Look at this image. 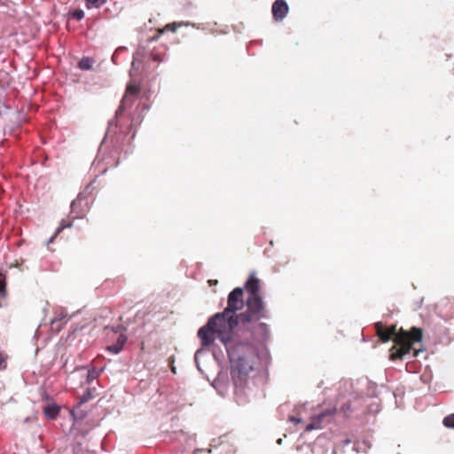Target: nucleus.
Here are the masks:
<instances>
[{
	"mask_svg": "<svg viewBox=\"0 0 454 454\" xmlns=\"http://www.w3.org/2000/svg\"><path fill=\"white\" fill-rule=\"evenodd\" d=\"M239 323L238 317L223 311L216 313L199 329L198 337L204 348L213 345L216 338L225 346L232 363L231 378L234 386L242 389L258 361V352L252 340H246L241 336L242 325L237 334L234 333V329Z\"/></svg>",
	"mask_w": 454,
	"mask_h": 454,
	"instance_id": "f257e3e1",
	"label": "nucleus"
},
{
	"mask_svg": "<svg viewBox=\"0 0 454 454\" xmlns=\"http://www.w3.org/2000/svg\"><path fill=\"white\" fill-rule=\"evenodd\" d=\"M247 293L246 309L239 313V319L242 325L241 336L246 340H252L256 346L257 342L265 341L270 334L267 324L260 322L268 318V309L261 294V281L251 274L245 283Z\"/></svg>",
	"mask_w": 454,
	"mask_h": 454,
	"instance_id": "f03ea898",
	"label": "nucleus"
},
{
	"mask_svg": "<svg viewBox=\"0 0 454 454\" xmlns=\"http://www.w3.org/2000/svg\"><path fill=\"white\" fill-rule=\"evenodd\" d=\"M376 334L382 342L393 340L395 345L390 348V360H403L412 350L416 342H420L423 338V331L419 327H411L410 331L401 328L396 330V325L387 327L381 322L375 324Z\"/></svg>",
	"mask_w": 454,
	"mask_h": 454,
	"instance_id": "7ed1b4c3",
	"label": "nucleus"
},
{
	"mask_svg": "<svg viewBox=\"0 0 454 454\" xmlns=\"http://www.w3.org/2000/svg\"><path fill=\"white\" fill-rule=\"evenodd\" d=\"M134 66L135 62H132V69L130 70V76L132 77L131 81L127 84L125 94L122 98V100L121 102V105L119 108L116 111V116L121 114L123 111H125L128 108H130L135 100L138 98L140 92H141V85L140 82H137L135 79H133L134 76Z\"/></svg>",
	"mask_w": 454,
	"mask_h": 454,
	"instance_id": "20e7f679",
	"label": "nucleus"
},
{
	"mask_svg": "<svg viewBox=\"0 0 454 454\" xmlns=\"http://www.w3.org/2000/svg\"><path fill=\"white\" fill-rule=\"evenodd\" d=\"M244 290L241 287L234 288L228 295L227 307L223 309L225 314L239 317L237 312L245 307Z\"/></svg>",
	"mask_w": 454,
	"mask_h": 454,
	"instance_id": "39448f33",
	"label": "nucleus"
},
{
	"mask_svg": "<svg viewBox=\"0 0 454 454\" xmlns=\"http://www.w3.org/2000/svg\"><path fill=\"white\" fill-rule=\"evenodd\" d=\"M289 7L284 0H276L271 8L273 19L277 21L282 20L288 13Z\"/></svg>",
	"mask_w": 454,
	"mask_h": 454,
	"instance_id": "423d86ee",
	"label": "nucleus"
},
{
	"mask_svg": "<svg viewBox=\"0 0 454 454\" xmlns=\"http://www.w3.org/2000/svg\"><path fill=\"white\" fill-rule=\"evenodd\" d=\"M335 412V409H327L318 414L313 420L306 426L305 431L309 432L314 429H319L326 417H332Z\"/></svg>",
	"mask_w": 454,
	"mask_h": 454,
	"instance_id": "0eeeda50",
	"label": "nucleus"
},
{
	"mask_svg": "<svg viewBox=\"0 0 454 454\" xmlns=\"http://www.w3.org/2000/svg\"><path fill=\"white\" fill-rule=\"evenodd\" d=\"M83 202L84 198L81 194L72 202L71 211L73 214H75V218H82L84 215L85 210L82 208Z\"/></svg>",
	"mask_w": 454,
	"mask_h": 454,
	"instance_id": "6e6552de",
	"label": "nucleus"
},
{
	"mask_svg": "<svg viewBox=\"0 0 454 454\" xmlns=\"http://www.w3.org/2000/svg\"><path fill=\"white\" fill-rule=\"evenodd\" d=\"M67 314H63V317H54L51 320V330L59 333L68 321Z\"/></svg>",
	"mask_w": 454,
	"mask_h": 454,
	"instance_id": "1a4fd4ad",
	"label": "nucleus"
},
{
	"mask_svg": "<svg viewBox=\"0 0 454 454\" xmlns=\"http://www.w3.org/2000/svg\"><path fill=\"white\" fill-rule=\"evenodd\" d=\"M126 341H127L126 335L120 334L116 340V342L112 345H109L107 347V350L113 354H118L122 350Z\"/></svg>",
	"mask_w": 454,
	"mask_h": 454,
	"instance_id": "9d476101",
	"label": "nucleus"
},
{
	"mask_svg": "<svg viewBox=\"0 0 454 454\" xmlns=\"http://www.w3.org/2000/svg\"><path fill=\"white\" fill-rule=\"evenodd\" d=\"M167 47L165 45H160L158 47L153 48L151 52L152 59L155 62H161L166 55Z\"/></svg>",
	"mask_w": 454,
	"mask_h": 454,
	"instance_id": "9b49d317",
	"label": "nucleus"
},
{
	"mask_svg": "<svg viewBox=\"0 0 454 454\" xmlns=\"http://www.w3.org/2000/svg\"><path fill=\"white\" fill-rule=\"evenodd\" d=\"M97 396L96 388H87L82 395L78 398V405H82Z\"/></svg>",
	"mask_w": 454,
	"mask_h": 454,
	"instance_id": "f8f14e48",
	"label": "nucleus"
},
{
	"mask_svg": "<svg viewBox=\"0 0 454 454\" xmlns=\"http://www.w3.org/2000/svg\"><path fill=\"white\" fill-rule=\"evenodd\" d=\"M59 407L56 404L48 405L44 409V414L45 416L50 419H55L59 413Z\"/></svg>",
	"mask_w": 454,
	"mask_h": 454,
	"instance_id": "ddd939ff",
	"label": "nucleus"
},
{
	"mask_svg": "<svg viewBox=\"0 0 454 454\" xmlns=\"http://www.w3.org/2000/svg\"><path fill=\"white\" fill-rule=\"evenodd\" d=\"M181 23L173 22L167 24L164 27L159 28V34H164L165 32H172L175 33L178 27H181Z\"/></svg>",
	"mask_w": 454,
	"mask_h": 454,
	"instance_id": "4468645a",
	"label": "nucleus"
},
{
	"mask_svg": "<svg viewBox=\"0 0 454 454\" xmlns=\"http://www.w3.org/2000/svg\"><path fill=\"white\" fill-rule=\"evenodd\" d=\"M84 1H85V4H86V7L88 9L100 8L106 2V0H84Z\"/></svg>",
	"mask_w": 454,
	"mask_h": 454,
	"instance_id": "2eb2a0df",
	"label": "nucleus"
},
{
	"mask_svg": "<svg viewBox=\"0 0 454 454\" xmlns=\"http://www.w3.org/2000/svg\"><path fill=\"white\" fill-rule=\"evenodd\" d=\"M78 67L82 70H90L92 67V60L89 58H83L79 61Z\"/></svg>",
	"mask_w": 454,
	"mask_h": 454,
	"instance_id": "dca6fc26",
	"label": "nucleus"
},
{
	"mask_svg": "<svg viewBox=\"0 0 454 454\" xmlns=\"http://www.w3.org/2000/svg\"><path fill=\"white\" fill-rule=\"evenodd\" d=\"M5 274L0 271V296L4 297L6 295V279Z\"/></svg>",
	"mask_w": 454,
	"mask_h": 454,
	"instance_id": "f3484780",
	"label": "nucleus"
},
{
	"mask_svg": "<svg viewBox=\"0 0 454 454\" xmlns=\"http://www.w3.org/2000/svg\"><path fill=\"white\" fill-rule=\"evenodd\" d=\"M99 376V372L93 368L92 370L88 371L86 381L87 383H90L92 380L97 379Z\"/></svg>",
	"mask_w": 454,
	"mask_h": 454,
	"instance_id": "a211bd4d",
	"label": "nucleus"
},
{
	"mask_svg": "<svg viewBox=\"0 0 454 454\" xmlns=\"http://www.w3.org/2000/svg\"><path fill=\"white\" fill-rule=\"evenodd\" d=\"M443 425L446 427L454 428V413L444 418Z\"/></svg>",
	"mask_w": 454,
	"mask_h": 454,
	"instance_id": "6ab92c4d",
	"label": "nucleus"
},
{
	"mask_svg": "<svg viewBox=\"0 0 454 454\" xmlns=\"http://www.w3.org/2000/svg\"><path fill=\"white\" fill-rule=\"evenodd\" d=\"M71 16L77 20H81L84 18V12L82 10H74Z\"/></svg>",
	"mask_w": 454,
	"mask_h": 454,
	"instance_id": "aec40b11",
	"label": "nucleus"
},
{
	"mask_svg": "<svg viewBox=\"0 0 454 454\" xmlns=\"http://www.w3.org/2000/svg\"><path fill=\"white\" fill-rule=\"evenodd\" d=\"M7 356L4 355L3 353H0V371L4 370L7 366Z\"/></svg>",
	"mask_w": 454,
	"mask_h": 454,
	"instance_id": "412c9836",
	"label": "nucleus"
},
{
	"mask_svg": "<svg viewBox=\"0 0 454 454\" xmlns=\"http://www.w3.org/2000/svg\"><path fill=\"white\" fill-rule=\"evenodd\" d=\"M161 35H162V34H159V29H157V31H156V35H153V37L149 38V39H148V41H149V42L158 41Z\"/></svg>",
	"mask_w": 454,
	"mask_h": 454,
	"instance_id": "4be33fe9",
	"label": "nucleus"
},
{
	"mask_svg": "<svg viewBox=\"0 0 454 454\" xmlns=\"http://www.w3.org/2000/svg\"><path fill=\"white\" fill-rule=\"evenodd\" d=\"M67 227H71V223H66L65 221H62L60 226L58 229V232Z\"/></svg>",
	"mask_w": 454,
	"mask_h": 454,
	"instance_id": "5701e85b",
	"label": "nucleus"
},
{
	"mask_svg": "<svg viewBox=\"0 0 454 454\" xmlns=\"http://www.w3.org/2000/svg\"><path fill=\"white\" fill-rule=\"evenodd\" d=\"M289 420L295 423V424H298L300 422H301V419L300 418H296V417H294V416H290L289 417Z\"/></svg>",
	"mask_w": 454,
	"mask_h": 454,
	"instance_id": "b1692460",
	"label": "nucleus"
},
{
	"mask_svg": "<svg viewBox=\"0 0 454 454\" xmlns=\"http://www.w3.org/2000/svg\"><path fill=\"white\" fill-rule=\"evenodd\" d=\"M63 314H67L64 310H60L55 317H63Z\"/></svg>",
	"mask_w": 454,
	"mask_h": 454,
	"instance_id": "393cba45",
	"label": "nucleus"
},
{
	"mask_svg": "<svg viewBox=\"0 0 454 454\" xmlns=\"http://www.w3.org/2000/svg\"><path fill=\"white\" fill-rule=\"evenodd\" d=\"M208 284H209L210 286H212V285H216V284H217V280H212V279H210V280H208Z\"/></svg>",
	"mask_w": 454,
	"mask_h": 454,
	"instance_id": "a878e982",
	"label": "nucleus"
},
{
	"mask_svg": "<svg viewBox=\"0 0 454 454\" xmlns=\"http://www.w3.org/2000/svg\"><path fill=\"white\" fill-rule=\"evenodd\" d=\"M343 442H344L345 445H348V444H349L351 442V441L347 439V440L343 441Z\"/></svg>",
	"mask_w": 454,
	"mask_h": 454,
	"instance_id": "bb28decb",
	"label": "nucleus"
},
{
	"mask_svg": "<svg viewBox=\"0 0 454 454\" xmlns=\"http://www.w3.org/2000/svg\"><path fill=\"white\" fill-rule=\"evenodd\" d=\"M419 354V350L417 349H414V353H413V356H417Z\"/></svg>",
	"mask_w": 454,
	"mask_h": 454,
	"instance_id": "cd10ccee",
	"label": "nucleus"
},
{
	"mask_svg": "<svg viewBox=\"0 0 454 454\" xmlns=\"http://www.w3.org/2000/svg\"><path fill=\"white\" fill-rule=\"evenodd\" d=\"M172 372H176V368L175 367L172 368Z\"/></svg>",
	"mask_w": 454,
	"mask_h": 454,
	"instance_id": "c85d7f7f",
	"label": "nucleus"
}]
</instances>
